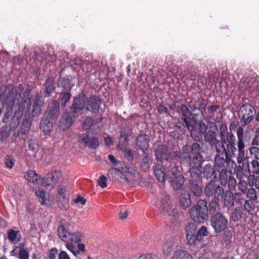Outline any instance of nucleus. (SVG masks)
Wrapping results in <instances>:
<instances>
[{"mask_svg": "<svg viewBox=\"0 0 259 259\" xmlns=\"http://www.w3.org/2000/svg\"><path fill=\"white\" fill-rule=\"evenodd\" d=\"M93 123L94 120L93 118L90 117H87L82 123V128L84 130L90 129L93 124Z\"/></svg>", "mask_w": 259, "mask_h": 259, "instance_id": "4d7b16f0", "label": "nucleus"}, {"mask_svg": "<svg viewBox=\"0 0 259 259\" xmlns=\"http://www.w3.org/2000/svg\"><path fill=\"white\" fill-rule=\"evenodd\" d=\"M107 178L104 176H101L100 177L98 180V185L102 188H104L107 187L106 183Z\"/></svg>", "mask_w": 259, "mask_h": 259, "instance_id": "69168bd1", "label": "nucleus"}, {"mask_svg": "<svg viewBox=\"0 0 259 259\" xmlns=\"http://www.w3.org/2000/svg\"><path fill=\"white\" fill-rule=\"evenodd\" d=\"M218 127L216 123L214 122L209 121L206 124V131L210 132H217Z\"/></svg>", "mask_w": 259, "mask_h": 259, "instance_id": "052dcab7", "label": "nucleus"}, {"mask_svg": "<svg viewBox=\"0 0 259 259\" xmlns=\"http://www.w3.org/2000/svg\"><path fill=\"white\" fill-rule=\"evenodd\" d=\"M188 188L191 192L196 197H199L202 193L201 187L198 184L197 181L193 180H189Z\"/></svg>", "mask_w": 259, "mask_h": 259, "instance_id": "a878e982", "label": "nucleus"}, {"mask_svg": "<svg viewBox=\"0 0 259 259\" xmlns=\"http://www.w3.org/2000/svg\"><path fill=\"white\" fill-rule=\"evenodd\" d=\"M60 104L57 101H52L48 104L47 111L44 114L52 119H56L59 116Z\"/></svg>", "mask_w": 259, "mask_h": 259, "instance_id": "2eb2a0df", "label": "nucleus"}, {"mask_svg": "<svg viewBox=\"0 0 259 259\" xmlns=\"http://www.w3.org/2000/svg\"><path fill=\"white\" fill-rule=\"evenodd\" d=\"M155 176L158 181L164 183L167 180V174L164 172L163 168L159 164L156 165L153 167Z\"/></svg>", "mask_w": 259, "mask_h": 259, "instance_id": "393cba45", "label": "nucleus"}, {"mask_svg": "<svg viewBox=\"0 0 259 259\" xmlns=\"http://www.w3.org/2000/svg\"><path fill=\"white\" fill-rule=\"evenodd\" d=\"M226 124H222L220 127L219 137L217 143V153L225 154L227 158L229 157H235L237 149L236 147V138L232 132L227 131Z\"/></svg>", "mask_w": 259, "mask_h": 259, "instance_id": "f257e3e1", "label": "nucleus"}, {"mask_svg": "<svg viewBox=\"0 0 259 259\" xmlns=\"http://www.w3.org/2000/svg\"><path fill=\"white\" fill-rule=\"evenodd\" d=\"M159 209L161 214L167 217L176 218L178 214L176 206L169 195L164 194L161 196L159 204Z\"/></svg>", "mask_w": 259, "mask_h": 259, "instance_id": "39448f33", "label": "nucleus"}, {"mask_svg": "<svg viewBox=\"0 0 259 259\" xmlns=\"http://www.w3.org/2000/svg\"><path fill=\"white\" fill-rule=\"evenodd\" d=\"M24 112L25 113L29 112L31 106V97H29V92L26 91L24 94Z\"/></svg>", "mask_w": 259, "mask_h": 259, "instance_id": "e433bc0d", "label": "nucleus"}, {"mask_svg": "<svg viewBox=\"0 0 259 259\" xmlns=\"http://www.w3.org/2000/svg\"><path fill=\"white\" fill-rule=\"evenodd\" d=\"M257 159L252 160L251 162V165L252 168V173L254 174H259V162Z\"/></svg>", "mask_w": 259, "mask_h": 259, "instance_id": "bf43d9fd", "label": "nucleus"}, {"mask_svg": "<svg viewBox=\"0 0 259 259\" xmlns=\"http://www.w3.org/2000/svg\"><path fill=\"white\" fill-rule=\"evenodd\" d=\"M124 172H120L119 177L117 178L116 181L123 184H129L131 181H135V180L133 177V175H130L128 177L125 176L123 173Z\"/></svg>", "mask_w": 259, "mask_h": 259, "instance_id": "58836bf2", "label": "nucleus"}, {"mask_svg": "<svg viewBox=\"0 0 259 259\" xmlns=\"http://www.w3.org/2000/svg\"><path fill=\"white\" fill-rule=\"evenodd\" d=\"M58 84L59 86H62L64 90H67L70 89V85L68 80L64 78H60Z\"/></svg>", "mask_w": 259, "mask_h": 259, "instance_id": "13d9d810", "label": "nucleus"}, {"mask_svg": "<svg viewBox=\"0 0 259 259\" xmlns=\"http://www.w3.org/2000/svg\"><path fill=\"white\" fill-rule=\"evenodd\" d=\"M197 226L193 222L189 223L185 227L186 238L189 244L196 243Z\"/></svg>", "mask_w": 259, "mask_h": 259, "instance_id": "4468645a", "label": "nucleus"}, {"mask_svg": "<svg viewBox=\"0 0 259 259\" xmlns=\"http://www.w3.org/2000/svg\"><path fill=\"white\" fill-rule=\"evenodd\" d=\"M19 231L10 229L7 232L8 238L11 243H14L17 240Z\"/></svg>", "mask_w": 259, "mask_h": 259, "instance_id": "a18cd8bd", "label": "nucleus"}, {"mask_svg": "<svg viewBox=\"0 0 259 259\" xmlns=\"http://www.w3.org/2000/svg\"><path fill=\"white\" fill-rule=\"evenodd\" d=\"M28 148L33 153H35L37 152L38 149V145L36 140L31 139L29 141Z\"/></svg>", "mask_w": 259, "mask_h": 259, "instance_id": "3c124183", "label": "nucleus"}, {"mask_svg": "<svg viewBox=\"0 0 259 259\" xmlns=\"http://www.w3.org/2000/svg\"><path fill=\"white\" fill-rule=\"evenodd\" d=\"M19 259H29V253L27 250L22 247L19 251Z\"/></svg>", "mask_w": 259, "mask_h": 259, "instance_id": "e2e57ef3", "label": "nucleus"}, {"mask_svg": "<svg viewBox=\"0 0 259 259\" xmlns=\"http://www.w3.org/2000/svg\"><path fill=\"white\" fill-rule=\"evenodd\" d=\"M165 166L167 169V180L170 178H173L179 175H182L180 174L181 167L177 165L175 162L170 161L167 164H165Z\"/></svg>", "mask_w": 259, "mask_h": 259, "instance_id": "f3484780", "label": "nucleus"}, {"mask_svg": "<svg viewBox=\"0 0 259 259\" xmlns=\"http://www.w3.org/2000/svg\"><path fill=\"white\" fill-rule=\"evenodd\" d=\"M237 187L239 190L240 191L242 194H246L248 189L247 183L245 180H241V181H239L237 184Z\"/></svg>", "mask_w": 259, "mask_h": 259, "instance_id": "09e8293b", "label": "nucleus"}, {"mask_svg": "<svg viewBox=\"0 0 259 259\" xmlns=\"http://www.w3.org/2000/svg\"><path fill=\"white\" fill-rule=\"evenodd\" d=\"M186 165L190 166L189 171L192 180L197 181L199 180L201 171L199 168L201 165H195L194 164H185Z\"/></svg>", "mask_w": 259, "mask_h": 259, "instance_id": "cd10ccee", "label": "nucleus"}, {"mask_svg": "<svg viewBox=\"0 0 259 259\" xmlns=\"http://www.w3.org/2000/svg\"><path fill=\"white\" fill-rule=\"evenodd\" d=\"M207 202L205 200L199 199L196 204L189 210L190 218L194 222L203 223L208 218Z\"/></svg>", "mask_w": 259, "mask_h": 259, "instance_id": "7ed1b4c3", "label": "nucleus"}, {"mask_svg": "<svg viewBox=\"0 0 259 259\" xmlns=\"http://www.w3.org/2000/svg\"><path fill=\"white\" fill-rule=\"evenodd\" d=\"M119 175H120V171H117L112 167L109 169L108 172V176L109 178H111L115 181L117 180Z\"/></svg>", "mask_w": 259, "mask_h": 259, "instance_id": "5fc2aeb1", "label": "nucleus"}, {"mask_svg": "<svg viewBox=\"0 0 259 259\" xmlns=\"http://www.w3.org/2000/svg\"><path fill=\"white\" fill-rule=\"evenodd\" d=\"M208 232L207 230L206 227L202 226L198 230L197 232H196V242L197 241H200L202 237L204 236H206L207 235Z\"/></svg>", "mask_w": 259, "mask_h": 259, "instance_id": "79ce46f5", "label": "nucleus"}, {"mask_svg": "<svg viewBox=\"0 0 259 259\" xmlns=\"http://www.w3.org/2000/svg\"><path fill=\"white\" fill-rule=\"evenodd\" d=\"M250 152L251 155H254L256 159L259 160V148L252 147L250 148Z\"/></svg>", "mask_w": 259, "mask_h": 259, "instance_id": "338daca9", "label": "nucleus"}, {"mask_svg": "<svg viewBox=\"0 0 259 259\" xmlns=\"http://www.w3.org/2000/svg\"><path fill=\"white\" fill-rule=\"evenodd\" d=\"M204 177L206 179H210L213 178H215L217 177L215 169L214 167L210 163L207 164L203 168Z\"/></svg>", "mask_w": 259, "mask_h": 259, "instance_id": "c756f323", "label": "nucleus"}, {"mask_svg": "<svg viewBox=\"0 0 259 259\" xmlns=\"http://www.w3.org/2000/svg\"><path fill=\"white\" fill-rule=\"evenodd\" d=\"M252 201L250 199H247L244 202V208L248 212H250L254 209V204Z\"/></svg>", "mask_w": 259, "mask_h": 259, "instance_id": "6e6d98bb", "label": "nucleus"}, {"mask_svg": "<svg viewBox=\"0 0 259 259\" xmlns=\"http://www.w3.org/2000/svg\"><path fill=\"white\" fill-rule=\"evenodd\" d=\"M26 179L32 183H36L39 180L40 177L34 171L29 170L25 176Z\"/></svg>", "mask_w": 259, "mask_h": 259, "instance_id": "4c0bfd02", "label": "nucleus"}, {"mask_svg": "<svg viewBox=\"0 0 259 259\" xmlns=\"http://www.w3.org/2000/svg\"><path fill=\"white\" fill-rule=\"evenodd\" d=\"M70 233L68 232L63 225H60L58 228V235L59 238L64 242H68Z\"/></svg>", "mask_w": 259, "mask_h": 259, "instance_id": "473e14b6", "label": "nucleus"}, {"mask_svg": "<svg viewBox=\"0 0 259 259\" xmlns=\"http://www.w3.org/2000/svg\"><path fill=\"white\" fill-rule=\"evenodd\" d=\"M215 157V165L216 166H218L219 168L222 169V170H224L226 168V165L227 164V161L228 159L230 158L231 157H229L227 158L225 156L226 158H224V155H225V154H220L218 153Z\"/></svg>", "mask_w": 259, "mask_h": 259, "instance_id": "c85d7f7f", "label": "nucleus"}, {"mask_svg": "<svg viewBox=\"0 0 259 259\" xmlns=\"http://www.w3.org/2000/svg\"><path fill=\"white\" fill-rule=\"evenodd\" d=\"M197 124L196 120L194 121V123L191 127H187L190 131V134L192 138L196 142H199L202 139V134L203 133L201 130H199L196 127Z\"/></svg>", "mask_w": 259, "mask_h": 259, "instance_id": "bb28decb", "label": "nucleus"}, {"mask_svg": "<svg viewBox=\"0 0 259 259\" xmlns=\"http://www.w3.org/2000/svg\"><path fill=\"white\" fill-rule=\"evenodd\" d=\"M61 174L60 171L54 170L48 174L44 179L42 185L46 187L54 188L59 181Z\"/></svg>", "mask_w": 259, "mask_h": 259, "instance_id": "9b49d317", "label": "nucleus"}, {"mask_svg": "<svg viewBox=\"0 0 259 259\" xmlns=\"http://www.w3.org/2000/svg\"><path fill=\"white\" fill-rule=\"evenodd\" d=\"M179 202L181 206L184 209L188 208L192 203L190 194L186 191L181 193L179 196Z\"/></svg>", "mask_w": 259, "mask_h": 259, "instance_id": "5701e85b", "label": "nucleus"}, {"mask_svg": "<svg viewBox=\"0 0 259 259\" xmlns=\"http://www.w3.org/2000/svg\"><path fill=\"white\" fill-rule=\"evenodd\" d=\"M242 193L240 192H236L234 193V199L236 203H239L240 204H241L243 202V201L244 200V199L242 197Z\"/></svg>", "mask_w": 259, "mask_h": 259, "instance_id": "774afa93", "label": "nucleus"}, {"mask_svg": "<svg viewBox=\"0 0 259 259\" xmlns=\"http://www.w3.org/2000/svg\"><path fill=\"white\" fill-rule=\"evenodd\" d=\"M167 181L171 183L173 188L177 190L183 188L185 180L183 175H179L177 177L170 178Z\"/></svg>", "mask_w": 259, "mask_h": 259, "instance_id": "b1692460", "label": "nucleus"}, {"mask_svg": "<svg viewBox=\"0 0 259 259\" xmlns=\"http://www.w3.org/2000/svg\"><path fill=\"white\" fill-rule=\"evenodd\" d=\"M154 152L156 159L160 162L166 161L168 163L171 161V153L166 146H160L155 150Z\"/></svg>", "mask_w": 259, "mask_h": 259, "instance_id": "ddd939ff", "label": "nucleus"}, {"mask_svg": "<svg viewBox=\"0 0 259 259\" xmlns=\"http://www.w3.org/2000/svg\"><path fill=\"white\" fill-rule=\"evenodd\" d=\"M113 168L120 172H128L129 175H133V171L135 170L130 167H127L125 164L121 161H117L114 164Z\"/></svg>", "mask_w": 259, "mask_h": 259, "instance_id": "7c9ffc66", "label": "nucleus"}, {"mask_svg": "<svg viewBox=\"0 0 259 259\" xmlns=\"http://www.w3.org/2000/svg\"><path fill=\"white\" fill-rule=\"evenodd\" d=\"M9 136V132L7 130V127H3L1 128L0 139L3 143L5 142L6 139Z\"/></svg>", "mask_w": 259, "mask_h": 259, "instance_id": "680f3d73", "label": "nucleus"}, {"mask_svg": "<svg viewBox=\"0 0 259 259\" xmlns=\"http://www.w3.org/2000/svg\"><path fill=\"white\" fill-rule=\"evenodd\" d=\"M35 194L39 199V201L42 205L46 204L47 200L46 198V193L43 189L39 188L35 191Z\"/></svg>", "mask_w": 259, "mask_h": 259, "instance_id": "37998d69", "label": "nucleus"}, {"mask_svg": "<svg viewBox=\"0 0 259 259\" xmlns=\"http://www.w3.org/2000/svg\"><path fill=\"white\" fill-rule=\"evenodd\" d=\"M61 101H62V105L63 107L66 106L67 103L70 100L71 98V95L68 93H63L60 96Z\"/></svg>", "mask_w": 259, "mask_h": 259, "instance_id": "603ef678", "label": "nucleus"}, {"mask_svg": "<svg viewBox=\"0 0 259 259\" xmlns=\"http://www.w3.org/2000/svg\"><path fill=\"white\" fill-rule=\"evenodd\" d=\"M204 140L208 143L212 148L215 149L217 152V143L218 140L217 139V132H204Z\"/></svg>", "mask_w": 259, "mask_h": 259, "instance_id": "4be33fe9", "label": "nucleus"}, {"mask_svg": "<svg viewBox=\"0 0 259 259\" xmlns=\"http://www.w3.org/2000/svg\"><path fill=\"white\" fill-rule=\"evenodd\" d=\"M224 189L213 182H210L205 187L204 193L206 196L214 198V200L220 201L222 199L224 194Z\"/></svg>", "mask_w": 259, "mask_h": 259, "instance_id": "6e6552de", "label": "nucleus"}, {"mask_svg": "<svg viewBox=\"0 0 259 259\" xmlns=\"http://www.w3.org/2000/svg\"><path fill=\"white\" fill-rule=\"evenodd\" d=\"M149 137L147 135H141L139 136L136 140V148L141 150L144 153L149 147Z\"/></svg>", "mask_w": 259, "mask_h": 259, "instance_id": "a211bd4d", "label": "nucleus"}, {"mask_svg": "<svg viewBox=\"0 0 259 259\" xmlns=\"http://www.w3.org/2000/svg\"><path fill=\"white\" fill-rule=\"evenodd\" d=\"M224 206L230 209L234 205V199L233 193L230 190L224 191L222 199Z\"/></svg>", "mask_w": 259, "mask_h": 259, "instance_id": "aec40b11", "label": "nucleus"}, {"mask_svg": "<svg viewBox=\"0 0 259 259\" xmlns=\"http://www.w3.org/2000/svg\"><path fill=\"white\" fill-rule=\"evenodd\" d=\"M237 115L241 126L249 125L254 119L256 115V110L254 106L250 103H245L238 109Z\"/></svg>", "mask_w": 259, "mask_h": 259, "instance_id": "20e7f679", "label": "nucleus"}, {"mask_svg": "<svg viewBox=\"0 0 259 259\" xmlns=\"http://www.w3.org/2000/svg\"><path fill=\"white\" fill-rule=\"evenodd\" d=\"M236 135L237 138V150L238 154L237 155V163L241 164L247 160V158L245 154V138L244 134V128L241 126H238L236 131Z\"/></svg>", "mask_w": 259, "mask_h": 259, "instance_id": "423d86ee", "label": "nucleus"}, {"mask_svg": "<svg viewBox=\"0 0 259 259\" xmlns=\"http://www.w3.org/2000/svg\"><path fill=\"white\" fill-rule=\"evenodd\" d=\"M180 109L184 116L182 118L183 121L185 123L187 127L192 126L194 123V121L196 120V119L194 117H191L189 116V115L191 114L190 110L185 104H182L180 107Z\"/></svg>", "mask_w": 259, "mask_h": 259, "instance_id": "dca6fc26", "label": "nucleus"}, {"mask_svg": "<svg viewBox=\"0 0 259 259\" xmlns=\"http://www.w3.org/2000/svg\"><path fill=\"white\" fill-rule=\"evenodd\" d=\"M172 259H192V257L187 251L178 250L174 253Z\"/></svg>", "mask_w": 259, "mask_h": 259, "instance_id": "c9c22d12", "label": "nucleus"}, {"mask_svg": "<svg viewBox=\"0 0 259 259\" xmlns=\"http://www.w3.org/2000/svg\"><path fill=\"white\" fill-rule=\"evenodd\" d=\"M242 212L241 207H235L230 217V219L233 222L238 221L242 217Z\"/></svg>", "mask_w": 259, "mask_h": 259, "instance_id": "ea45409f", "label": "nucleus"}, {"mask_svg": "<svg viewBox=\"0 0 259 259\" xmlns=\"http://www.w3.org/2000/svg\"><path fill=\"white\" fill-rule=\"evenodd\" d=\"M46 96H50L51 93L55 90L54 79L53 77H49L45 83Z\"/></svg>", "mask_w": 259, "mask_h": 259, "instance_id": "f704fd0d", "label": "nucleus"}, {"mask_svg": "<svg viewBox=\"0 0 259 259\" xmlns=\"http://www.w3.org/2000/svg\"><path fill=\"white\" fill-rule=\"evenodd\" d=\"M73 118L71 113L69 112H65L59 121V126L63 130L69 128L73 123Z\"/></svg>", "mask_w": 259, "mask_h": 259, "instance_id": "6ab92c4d", "label": "nucleus"}, {"mask_svg": "<svg viewBox=\"0 0 259 259\" xmlns=\"http://www.w3.org/2000/svg\"><path fill=\"white\" fill-rule=\"evenodd\" d=\"M10 56L9 53L6 51H1L0 52V64L9 63Z\"/></svg>", "mask_w": 259, "mask_h": 259, "instance_id": "de8ad7c7", "label": "nucleus"}, {"mask_svg": "<svg viewBox=\"0 0 259 259\" xmlns=\"http://www.w3.org/2000/svg\"><path fill=\"white\" fill-rule=\"evenodd\" d=\"M101 101L100 98L95 96H91L86 99L85 108L86 110L93 113H97L100 108Z\"/></svg>", "mask_w": 259, "mask_h": 259, "instance_id": "f8f14e48", "label": "nucleus"}, {"mask_svg": "<svg viewBox=\"0 0 259 259\" xmlns=\"http://www.w3.org/2000/svg\"><path fill=\"white\" fill-rule=\"evenodd\" d=\"M200 145L197 143H193L191 147L184 146L179 156L180 161L183 164L201 165L203 159L200 153Z\"/></svg>", "mask_w": 259, "mask_h": 259, "instance_id": "f03ea898", "label": "nucleus"}, {"mask_svg": "<svg viewBox=\"0 0 259 259\" xmlns=\"http://www.w3.org/2000/svg\"><path fill=\"white\" fill-rule=\"evenodd\" d=\"M53 122L49 119L47 114H44L40 122V128L45 135L50 133L53 130Z\"/></svg>", "mask_w": 259, "mask_h": 259, "instance_id": "412c9836", "label": "nucleus"}, {"mask_svg": "<svg viewBox=\"0 0 259 259\" xmlns=\"http://www.w3.org/2000/svg\"><path fill=\"white\" fill-rule=\"evenodd\" d=\"M25 60L21 58L20 56L13 57V61H11L13 65H22L25 64Z\"/></svg>", "mask_w": 259, "mask_h": 259, "instance_id": "0e129e2a", "label": "nucleus"}, {"mask_svg": "<svg viewBox=\"0 0 259 259\" xmlns=\"http://www.w3.org/2000/svg\"><path fill=\"white\" fill-rule=\"evenodd\" d=\"M86 98L84 96H79L73 98L72 104L70 106L71 112L74 114V118L75 115L78 116L79 114L82 113L85 107Z\"/></svg>", "mask_w": 259, "mask_h": 259, "instance_id": "1a4fd4ad", "label": "nucleus"}, {"mask_svg": "<svg viewBox=\"0 0 259 259\" xmlns=\"http://www.w3.org/2000/svg\"><path fill=\"white\" fill-rule=\"evenodd\" d=\"M248 179H251L253 181L252 184L248 182L249 186L251 187L254 186L256 189L259 190V176H255L254 175H250Z\"/></svg>", "mask_w": 259, "mask_h": 259, "instance_id": "864d4df0", "label": "nucleus"}, {"mask_svg": "<svg viewBox=\"0 0 259 259\" xmlns=\"http://www.w3.org/2000/svg\"><path fill=\"white\" fill-rule=\"evenodd\" d=\"M210 225L217 234L223 232L228 226V220L223 213H218L211 215L210 219Z\"/></svg>", "mask_w": 259, "mask_h": 259, "instance_id": "0eeeda50", "label": "nucleus"}, {"mask_svg": "<svg viewBox=\"0 0 259 259\" xmlns=\"http://www.w3.org/2000/svg\"><path fill=\"white\" fill-rule=\"evenodd\" d=\"M208 210L211 215H214L218 213H222L220 212L221 208L220 204L217 202V200L214 199L211 200L209 203L208 207Z\"/></svg>", "mask_w": 259, "mask_h": 259, "instance_id": "2f4dec72", "label": "nucleus"}, {"mask_svg": "<svg viewBox=\"0 0 259 259\" xmlns=\"http://www.w3.org/2000/svg\"><path fill=\"white\" fill-rule=\"evenodd\" d=\"M82 235L79 232H75L73 234L70 233L68 242L72 243H79L81 241Z\"/></svg>", "mask_w": 259, "mask_h": 259, "instance_id": "c03bdc74", "label": "nucleus"}, {"mask_svg": "<svg viewBox=\"0 0 259 259\" xmlns=\"http://www.w3.org/2000/svg\"><path fill=\"white\" fill-rule=\"evenodd\" d=\"M79 141L85 146L90 148L96 149L99 146L98 137L85 134L79 136Z\"/></svg>", "mask_w": 259, "mask_h": 259, "instance_id": "9d476101", "label": "nucleus"}, {"mask_svg": "<svg viewBox=\"0 0 259 259\" xmlns=\"http://www.w3.org/2000/svg\"><path fill=\"white\" fill-rule=\"evenodd\" d=\"M246 196L249 199L253 201H256L257 200V194L256 190L254 188H251L247 190Z\"/></svg>", "mask_w": 259, "mask_h": 259, "instance_id": "8fccbe9b", "label": "nucleus"}, {"mask_svg": "<svg viewBox=\"0 0 259 259\" xmlns=\"http://www.w3.org/2000/svg\"><path fill=\"white\" fill-rule=\"evenodd\" d=\"M68 199L65 196H58V204L62 209L66 210L69 207Z\"/></svg>", "mask_w": 259, "mask_h": 259, "instance_id": "a19ab883", "label": "nucleus"}, {"mask_svg": "<svg viewBox=\"0 0 259 259\" xmlns=\"http://www.w3.org/2000/svg\"><path fill=\"white\" fill-rule=\"evenodd\" d=\"M144 156L140 162V166L142 170L146 171L150 167L152 160L146 153H144Z\"/></svg>", "mask_w": 259, "mask_h": 259, "instance_id": "72a5a7b5", "label": "nucleus"}, {"mask_svg": "<svg viewBox=\"0 0 259 259\" xmlns=\"http://www.w3.org/2000/svg\"><path fill=\"white\" fill-rule=\"evenodd\" d=\"M117 147L122 150L124 153V156L126 158L128 161H133L134 159V152L131 149H123V147H121L120 145L117 146Z\"/></svg>", "mask_w": 259, "mask_h": 259, "instance_id": "49530a36", "label": "nucleus"}]
</instances>
